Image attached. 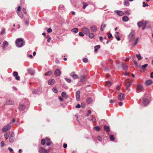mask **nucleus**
I'll list each match as a JSON object with an SVG mask.
<instances>
[{"mask_svg":"<svg viewBox=\"0 0 153 153\" xmlns=\"http://www.w3.org/2000/svg\"><path fill=\"white\" fill-rule=\"evenodd\" d=\"M40 153H47L48 151L42 147H39L38 149Z\"/></svg>","mask_w":153,"mask_h":153,"instance_id":"obj_6","label":"nucleus"},{"mask_svg":"<svg viewBox=\"0 0 153 153\" xmlns=\"http://www.w3.org/2000/svg\"><path fill=\"white\" fill-rule=\"evenodd\" d=\"M21 7L20 6H18L17 8V11H21Z\"/></svg>","mask_w":153,"mask_h":153,"instance_id":"obj_61","label":"nucleus"},{"mask_svg":"<svg viewBox=\"0 0 153 153\" xmlns=\"http://www.w3.org/2000/svg\"><path fill=\"white\" fill-rule=\"evenodd\" d=\"M106 27V25L104 24L103 23L101 25L100 27V30L102 31L104 30V29Z\"/></svg>","mask_w":153,"mask_h":153,"instance_id":"obj_26","label":"nucleus"},{"mask_svg":"<svg viewBox=\"0 0 153 153\" xmlns=\"http://www.w3.org/2000/svg\"><path fill=\"white\" fill-rule=\"evenodd\" d=\"M61 74V72L59 69H56L54 72V74L56 76H59Z\"/></svg>","mask_w":153,"mask_h":153,"instance_id":"obj_11","label":"nucleus"},{"mask_svg":"<svg viewBox=\"0 0 153 153\" xmlns=\"http://www.w3.org/2000/svg\"><path fill=\"white\" fill-rule=\"evenodd\" d=\"M83 9H85L86 7L88 6V4L85 2H83Z\"/></svg>","mask_w":153,"mask_h":153,"instance_id":"obj_41","label":"nucleus"},{"mask_svg":"<svg viewBox=\"0 0 153 153\" xmlns=\"http://www.w3.org/2000/svg\"><path fill=\"white\" fill-rule=\"evenodd\" d=\"M125 13L127 14H128V15H130V12L129 10H127L126 11H125Z\"/></svg>","mask_w":153,"mask_h":153,"instance_id":"obj_58","label":"nucleus"},{"mask_svg":"<svg viewBox=\"0 0 153 153\" xmlns=\"http://www.w3.org/2000/svg\"><path fill=\"white\" fill-rule=\"evenodd\" d=\"M52 30L51 28H49L48 30H47V32L48 33H51L52 32Z\"/></svg>","mask_w":153,"mask_h":153,"instance_id":"obj_60","label":"nucleus"},{"mask_svg":"<svg viewBox=\"0 0 153 153\" xmlns=\"http://www.w3.org/2000/svg\"><path fill=\"white\" fill-rule=\"evenodd\" d=\"M129 19L128 17L127 16H124L122 18V20L123 21L126 22L128 21Z\"/></svg>","mask_w":153,"mask_h":153,"instance_id":"obj_28","label":"nucleus"},{"mask_svg":"<svg viewBox=\"0 0 153 153\" xmlns=\"http://www.w3.org/2000/svg\"><path fill=\"white\" fill-rule=\"evenodd\" d=\"M121 65L123 69L125 72H126L128 69V66L124 63L123 62H121Z\"/></svg>","mask_w":153,"mask_h":153,"instance_id":"obj_14","label":"nucleus"},{"mask_svg":"<svg viewBox=\"0 0 153 153\" xmlns=\"http://www.w3.org/2000/svg\"><path fill=\"white\" fill-rule=\"evenodd\" d=\"M65 80L68 83L71 82V80L70 79L68 78H65Z\"/></svg>","mask_w":153,"mask_h":153,"instance_id":"obj_44","label":"nucleus"},{"mask_svg":"<svg viewBox=\"0 0 153 153\" xmlns=\"http://www.w3.org/2000/svg\"><path fill=\"white\" fill-rule=\"evenodd\" d=\"M100 48V45H96L94 46V51L95 52H96L97 51V50Z\"/></svg>","mask_w":153,"mask_h":153,"instance_id":"obj_27","label":"nucleus"},{"mask_svg":"<svg viewBox=\"0 0 153 153\" xmlns=\"http://www.w3.org/2000/svg\"><path fill=\"white\" fill-rule=\"evenodd\" d=\"M146 27V24H143V25L142 26V29L143 30H144L145 29Z\"/></svg>","mask_w":153,"mask_h":153,"instance_id":"obj_59","label":"nucleus"},{"mask_svg":"<svg viewBox=\"0 0 153 153\" xmlns=\"http://www.w3.org/2000/svg\"><path fill=\"white\" fill-rule=\"evenodd\" d=\"M45 143V140L44 139H42L41 140V144L42 145H44Z\"/></svg>","mask_w":153,"mask_h":153,"instance_id":"obj_45","label":"nucleus"},{"mask_svg":"<svg viewBox=\"0 0 153 153\" xmlns=\"http://www.w3.org/2000/svg\"><path fill=\"white\" fill-rule=\"evenodd\" d=\"M136 56L138 60L141 59L142 58L140 54H136Z\"/></svg>","mask_w":153,"mask_h":153,"instance_id":"obj_33","label":"nucleus"},{"mask_svg":"<svg viewBox=\"0 0 153 153\" xmlns=\"http://www.w3.org/2000/svg\"><path fill=\"white\" fill-rule=\"evenodd\" d=\"M143 7H145L146 6H149V4H146L145 2H143Z\"/></svg>","mask_w":153,"mask_h":153,"instance_id":"obj_52","label":"nucleus"},{"mask_svg":"<svg viewBox=\"0 0 153 153\" xmlns=\"http://www.w3.org/2000/svg\"><path fill=\"white\" fill-rule=\"evenodd\" d=\"M133 62H134L135 66L136 67H138V65L136 61L134 59H133Z\"/></svg>","mask_w":153,"mask_h":153,"instance_id":"obj_46","label":"nucleus"},{"mask_svg":"<svg viewBox=\"0 0 153 153\" xmlns=\"http://www.w3.org/2000/svg\"><path fill=\"white\" fill-rule=\"evenodd\" d=\"M143 22L140 21L138 22L137 25L139 27H140L143 25Z\"/></svg>","mask_w":153,"mask_h":153,"instance_id":"obj_37","label":"nucleus"},{"mask_svg":"<svg viewBox=\"0 0 153 153\" xmlns=\"http://www.w3.org/2000/svg\"><path fill=\"white\" fill-rule=\"evenodd\" d=\"M27 71L31 75H33L35 74V71L33 69H29L27 70Z\"/></svg>","mask_w":153,"mask_h":153,"instance_id":"obj_17","label":"nucleus"},{"mask_svg":"<svg viewBox=\"0 0 153 153\" xmlns=\"http://www.w3.org/2000/svg\"><path fill=\"white\" fill-rule=\"evenodd\" d=\"M142 103L144 106H146L149 103V102L148 99L146 98H143Z\"/></svg>","mask_w":153,"mask_h":153,"instance_id":"obj_7","label":"nucleus"},{"mask_svg":"<svg viewBox=\"0 0 153 153\" xmlns=\"http://www.w3.org/2000/svg\"><path fill=\"white\" fill-rule=\"evenodd\" d=\"M115 38L118 41H119L120 40V37L119 36H117V37H116Z\"/></svg>","mask_w":153,"mask_h":153,"instance_id":"obj_64","label":"nucleus"},{"mask_svg":"<svg viewBox=\"0 0 153 153\" xmlns=\"http://www.w3.org/2000/svg\"><path fill=\"white\" fill-rule=\"evenodd\" d=\"M17 13L19 16L21 18H22L23 17V14L21 11H19L17 12Z\"/></svg>","mask_w":153,"mask_h":153,"instance_id":"obj_34","label":"nucleus"},{"mask_svg":"<svg viewBox=\"0 0 153 153\" xmlns=\"http://www.w3.org/2000/svg\"><path fill=\"white\" fill-rule=\"evenodd\" d=\"M79 36H82V37L84 35V34L82 32H79Z\"/></svg>","mask_w":153,"mask_h":153,"instance_id":"obj_57","label":"nucleus"},{"mask_svg":"<svg viewBox=\"0 0 153 153\" xmlns=\"http://www.w3.org/2000/svg\"><path fill=\"white\" fill-rule=\"evenodd\" d=\"M5 33V29H3L2 31L1 32V35L4 34Z\"/></svg>","mask_w":153,"mask_h":153,"instance_id":"obj_53","label":"nucleus"},{"mask_svg":"<svg viewBox=\"0 0 153 153\" xmlns=\"http://www.w3.org/2000/svg\"><path fill=\"white\" fill-rule=\"evenodd\" d=\"M71 77H72L73 79H76L78 78V76L77 74H75L74 72H71L70 75Z\"/></svg>","mask_w":153,"mask_h":153,"instance_id":"obj_13","label":"nucleus"},{"mask_svg":"<svg viewBox=\"0 0 153 153\" xmlns=\"http://www.w3.org/2000/svg\"><path fill=\"white\" fill-rule=\"evenodd\" d=\"M22 11H23V12L24 13H25V14H27V11H26V9L25 8H23V9H22Z\"/></svg>","mask_w":153,"mask_h":153,"instance_id":"obj_55","label":"nucleus"},{"mask_svg":"<svg viewBox=\"0 0 153 153\" xmlns=\"http://www.w3.org/2000/svg\"><path fill=\"white\" fill-rule=\"evenodd\" d=\"M86 80L85 76L84 75L80 76V80L81 82H84Z\"/></svg>","mask_w":153,"mask_h":153,"instance_id":"obj_23","label":"nucleus"},{"mask_svg":"<svg viewBox=\"0 0 153 153\" xmlns=\"http://www.w3.org/2000/svg\"><path fill=\"white\" fill-rule=\"evenodd\" d=\"M10 134V131H8L7 132L5 133L4 134V137L5 138L7 139H8L9 137Z\"/></svg>","mask_w":153,"mask_h":153,"instance_id":"obj_25","label":"nucleus"},{"mask_svg":"<svg viewBox=\"0 0 153 153\" xmlns=\"http://www.w3.org/2000/svg\"><path fill=\"white\" fill-rule=\"evenodd\" d=\"M148 66V64H145L144 65H143L142 66V69H144L146 68Z\"/></svg>","mask_w":153,"mask_h":153,"instance_id":"obj_51","label":"nucleus"},{"mask_svg":"<svg viewBox=\"0 0 153 153\" xmlns=\"http://www.w3.org/2000/svg\"><path fill=\"white\" fill-rule=\"evenodd\" d=\"M80 92L79 91H77L76 92V97L77 101L79 100L80 99Z\"/></svg>","mask_w":153,"mask_h":153,"instance_id":"obj_16","label":"nucleus"},{"mask_svg":"<svg viewBox=\"0 0 153 153\" xmlns=\"http://www.w3.org/2000/svg\"><path fill=\"white\" fill-rule=\"evenodd\" d=\"M89 37L91 39H92L94 36V35L93 33H89L88 35Z\"/></svg>","mask_w":153,"mask_h":153,"instance_id":"obj_39","label":"nucleus"},{"mask_svg":"<svg viewBox=\"0 0 153 153\" xmlns=\"http://www.w3.org/2000/svg\"><path fill=\"white\" fill-rule=\"evenodd\" d=\"M153 82V81L151 79H149L147 80L145 82L146 85V86H149L151 85Z\"/></svg>","mask_w":153,"mask_h":153,"instance_id":"obj_20","label":"nucleus"},{"mask_svg":"<svg viewBox=\"0 0 153 153\" xmlns=\"http://www.w3.org/2000/svg\"><path fill=\"white\" fill-rule=\"evenodd\" d=\"M90 30L91 31L95 32L97 30V27L95 25L91 26L90 27Z\"/></svg>","mask_w":153,"mask_h":153,"instance_id":"obj_12","label":"nucleus"},{"mask_svg":"<svg viewBox=\"0 0 153 153\" xmlns=\"http://www.w3.org/2000/svg\"><path fill=\"white\" fill-rule=\"evenodd\" d=\"M125 83L126 86L129 87L132 84V82L126 80L125 81Z\"/></svg>","mask_w":153,"mask_h":153,"instance_id":"obj_18","label":"nucleus"},{"mask_svg":"<svg viewBox=\"0 0 153 153\" xmlns=\"http://www.w3.org/2000/svg\"><path fill=\"white\" fill-rule=\"evenodd\" d=\"M105 84L106 85L109 87L110 86L111 84V83L109 81H107L105 82Z\"/></svg>","mask_w":153,"mask_h":153,"instance_id":"obj_35","label":"nucleus"},{"mask_svg":"<svg viewBox=\"0 0 153 153\" xmlns=\"http://www.w3.org/2000/svg\"><path fill=\"white\" fill-rule=\"evenodd\" d=\"M8 42L7 41H4L3 42V48L5 49V46H8Z\"/></svg>","mask_w":153,"mask_h":153,"instance_id":"obj_31","label":"nucleus"},{"mask_svg":"<svg viewBox=\"0 0 153 153\" xmlns=\"http://www.w3.org/2000/svg\"><path fill=\"white\" fill-rule=\"evenodd\" d=\"M12 126V124L11 123H10L4 126L2 129V131L5 132L9 130L11 128Z\"/></svg>","mask_w":153,"mask_h":153,"instance_id":"obj_2","label":"nucleus"},{"mask_svg":"<svg viewBox=\"0 0 153 153\" xmlns=\"http://www.w3.org/2000/svg\"><path fill=\"white\" fill-rule=\"evenodd\" d=\"M143 87L140 84H137V92H140L143 91Z\"/></svg>","mask_w":153,"mask_h":153,"instance_id":"obj_4","label":"nucleus"},{"mask_svg":"<svg viewBox=\"0 0 153 153\" xmlns=\"http://www.w3.org/2000/svg\"><path fill=\"white\" fill-rule=\"evenodd\" d=\"M110 139L111 141H113L114 140V135H111L109 136Z\"/></svg>","mask_w":153,"mask_h":153,"instance_id":"obj_38","label":"nucleus"},{"mask_svg":"<svg viewBox=\"0 0 153 153\" xmlns=\"http://www.w3.org/2000/svg\"><path fill=\"white\" fill-rule=\"evenodd\" d=\"M13 75L16 80H19L20 79V77L19 76H18V73L17 72L14 71L13 72Z\"/></svg>","mask_w":153,"mask_h":153,"instance_id":"obj_8","label":"nucleus"},{"mask_svg":"<svg viewBox=\"0 0 153 153\" xmlns=\"http://www.w3.org/2000/svg\"><path fill=\"white\" fill-rule=\"evenodd\" d=\"M91 120L94 123H95L96 121V119L94 118L91 119Z\"/></svg>","mask_w":153,"mask_h":153,"instance_id":"obj_62","label":"nucleus"},{"mask_svg":"<svg viewBox=\"0 0 153 153\" xmlns=\"http://www.w3.org/2000/svg\"><path fill=\"white\" fill-rule=\"evenodd\" d=\"M15 135L13 133H12L9 137V141L10 143L13 142L14 139Z\"/></svg>","mask_w":153,"mask_h":153,"instance_id":"obj_10","label":"nucleus"},{"mask_svg":"<svg viewBox=\"0 0 153 153\" xmlns=\"http://www.w3.org/2000/svg\"><path fill=\"white\" fill-rule=\"evenodd\" d=\"M61 95L62 97L65 98L66 99H67L68 98V96L65 92H62Z\"/></svg>","mask_w":153,"mask_h":153,"instance_id":"obj_29","label":"nucleus"},{"mask_svg":"<svg viewBox=\"0 0 153 153\" xmlns=\"http://www.w3.org/2000/svg\"><path fill=\"white\" fill-rule=\"evenodd\" d=\"M138 38H137L135 41H134V45H136L138 43Z\"/></svg>","mask_w":153,"mask_h":153,"instance_id":"obj_49","label":"nucleus"},{"mask_svg":"<svg viewBox=\"0 0 153 153\" xmlns=\"http://www.w3.org/2000/svg\"><path fill=\"white\" fill-rule=\"evenodd\" d=\"M124 4L126 6H128L129 5V3L127 1H125L124 2Z\"/></svg>","mask_w":153,"mask_h":153,"instance_id":"obj_42","label":"nucleus"},{"mask_svg":"<svg viewBox=\"0 0 153 153\" xmlns=\"http://www.w3.org/2000/svg\"><path fill=\"white\" fill-rule=\"evenodd\" d=\"M64 6L62 5H60L59 7V9L60 10L64 9Z\"/></svg>","mask_w":153,"mask_h":153,"instance_id":"obj_43","label":"nucleus"},{"mask_svg":"<svg viewBox=\"0 0 153 153\" xmlns=\"http://www.w3.org/2000/svg\"><path fill=\"white\" fill-rule=\"evenodd\" d=\"M71 31L74 33H76L78 32V29L77 28H74L71 30Z\"/></svg>","mask_w":153,"mask_h":153,"instance_id":"obj_30","label":"nucleus"},{"mask_svg":"<svg viewBox=\"0 0 153 153\" xmlns=\"http://www.w3.org/2000/svg\"><path fill=\"white\" fill-rule=\"evenodd\" d=\"M83 61L85 63H86L88 62V59L86 58H85L83 59Z\"/></svg>","mask_w":153,"mask_h":153,"instance_id":"obj_47","label":"nucleus"},{"mask_svg":"<svg viewBox=\"0 0 153 153\" xmlns=\"http://www.w3.org/2000/svg\"><path fill=\"white\" fill-rule=\"evenodd\" d=\"M134 34V32H131L128 35V37L129 38H131L132 36H133Z\"/></svg>","mask_w":153,"mask_h":153,"instance_id":"obj_36","label":"nucleus"},{"mask_svg":"<svg viewBox=\"0 0 153 153\" xmlns=\"http://www.w3.org/2000/svg\"><path fill=\"white\" fill-rule=\"evenodd\" d=\"M29 102L27 99H24L21 102L19 106V110L22 111L27 109L29 107Z\"/></svg>","mask_w":153,"mask_h":153,"instance_id":"obj_1","label":"nucleus"},{"mask_svg":"<svg viewBox=\"0 0 153 153\" xmlns=\"http://www.w3.org/2000/svg\"><path fill=\"white\" fill-rule=\"evenodd\" d=\"M125 94H124L120 93L118 95V98L119 100L122 101L124 100L125 99Z\"/></svg>","mask_w":153,"mask_h":153,"instance_id":"obj_5","label":"nucleus"},{"mask_svg":"<svg viewBox=\"0 0 153 153\" xmlns=\"http://www.w3.org/2000/svg\"><path fill=\"white\" fill-rule=\"evenodd\" d=\"M107 34L108 35V39H110L112 37V35L111 33H108Z\"/></svg>","mask_w":153,"mask_h":153,"instance_id":"obj_50","label":"nucleus"},{"mask_svg":"<svg viewBox=\"0 0 153 153\" xmlns=\"http://www.w3.org/2000/svg\"><path fill=\"white\" fill-rule=\"evenodd\" d=\"M97 139L100 141H101L102 140V138L100 136H98L97 137Z\"/></svg>","mask_w":153,"mask_h":153,"instance_id":"obj_63","label":"nucleus"},{"mask_svg":"<svg viewBox=\"0 0 153 153\" xmlns=\"http://www.w3.org/2000/svg\"><path fill=\"white\" fill-rule=\"evenodd\" d=\"M4 145V142L3 141H2L1 143V147H3Z\"/></svg>","mask_w":153,"mask_h":153,"instance_id":"obj_56","label":"nucleus"},{"mask_svg":"<svg viewBox=\"0 0 153 153\" xmlns=\"http://www.w3.org/2000/svg\"><path fill=\"white\" fill-rule=\"evenodd\" d=\"M13 104L12 101L10 100H7L6 102L4 103L5 105H12Z\"/></svg>","mask_w":153,"mask_h":153,"instance_id":"obj_21","label":"nucleus"},{"mask_svg":"<svg viewBox=\"0 0 153 153\" xmlns=\"http://www.w3.org/2000/svg\"><path fill=\"white\" fill-rule=\"evenodd\" d=\"M114 12L119 16H122L124 14V13L121 11L115 10Z\"/></svg>","mask_w":153,"mask_h":153,"instance_id":"obj_15","label":"nucleus"},{"mask_svg":"<svg viewBox=\"0 0 153 153\" xmlns=\"http://www.w3.org/2000/svg\"><path fill=\"white\" fill-rule=\"evenodd\" d=\"M55 82L54 79H49L48 81V84L50 85H53Z\"/></svg>","mask_w":153,"mask_h":153,"instance_id":"obj_19","label":"nucleus"},{"mask_svg":"<svg viewBox=\"0 0 153 153\" xmlns=\"http://www.w3.org/2000/svg\"><path fill=\"white\" fill-rule=\"evenodd\" d=\"M52 90L54 93H57V92L58 91V90L57 89V88H53Z\"/></svg>","mask_w":153,"mask_h":153,"instance_id":"obj_48","label":"nucleus"},{"mask_svg":"<svg viewBox=\"0 0 153 153\" xmlns=\"http://www.w3.org/2000/svg\"><path fill=\"white\" fill-rule=\"evenodd\" d=\"M93 128L95 129L96 131H99L100 130V128L99 126H96L93 127Z\"/></svg>","mask_w":153,"mask_h":153,"instance_id":"obj_40","label":"nucleus"},{"mask_svg":"<svg viewBox=\"0 0 153 153\" xmlns=\"http://www.w3.org/2000/svg\"><path fill=\"white\" fill-rule=\"evenodd\" d=\"M52 73V71H49L45 74V75L46 76H49Z\"/></svg>","mask_w":153,"mask_h":153,"instance_id":"obj_32","label":"nucleus"},{"mask_svg":"<svg viewBox=\"0 0 153 153\" xmlns=\"http://www.w3.org/2000/svg\"><path fill=\"white\" fill-rule=\"evenodd\" d=\"M93 100L90 97H88L86 99V101L87 103L88 104L91 103L92 101Z\"/></svg>","mask_w":153,"mask_h":153,"instance_id":"obj_22","label":"nucleus"},{"mask_svg":"<svg viewBox=\"0 0 153 153\" xmlns=\"http://www.w3.org/2000/svg\"><path fill=\"white\" fill-rule=\"evenodd\" d=\"M23 40L22 38H18L16 42V46L18 47H21L23 45Z\"/></svg>","mask_w":153,"mask_h":153,"instance_id":"obj_3","label":"nucleus"},{"mask_svg":"<svg viewBox=\"0 0 153 153\" xmlns=\"http://www.w3.org/2000/svg\"><path fill=\"white\" fill-rule=\"evenodd\" d=\"M104 129L105 131L106 132H109L110 131V129L109 126L105 125L104 126Z\"/></svg>","mask_w":153,"mask_h":153,"instance_id":"obj_24","label":"nucleus"},{"mask_svg":"<svg viewBox=\"0 0 153 153\" xmlns=\"http://www.w3.org/2000/svg\"><path fill=\"white\" fill-rule=\"evenodd\" d=\"M37 92V90L34 89L32 93L33 94H36Z\"/></svg>","mask_w":153,"mask_h":153,"instance_id":"obj_54","label":"nucleus"},{"mask_svg":"<svg viewBox=\"0 0 153 153\" xmlns=\"http://www.w3.org/2000/svg\"><path fill=\"white\" fill-rule=\"evenodd\" d=\"M82 32L85 34H87L90 32L89 30L86 27L82 28Z\"/></svg>","mask_w":153,"mask_h":153,"instance_id":"obj_9","label":"nucleus"}]
</instances>
